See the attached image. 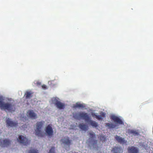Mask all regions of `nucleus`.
Segmentation results:
<instances>
[{"mask_svg": "<svg viewBox=\"0 0 153 153\" xmlns=\"http://www.w3.org/2000/svg\"><path fill=\"white\" fill-rule=\"evenodd\" d=\"M25 96L26 99L30 98L32 97L31 93L30 92L27 91L26 92Z\"/></svg>", "mask_w": 153, "mask_h": 153, "instance_id": "aec40b11", "label": "nucleus"}, {"mask_svg": "<svg viewBox=\"0 0 153 153\" xmlns=\"http://www.w3.org/2000/svg\"><path fill=\"white\" fill-rule=\"evenodd\" d=\"M11 141L8 139H0V146L2 147H7L11 144Z\"/></svg>", "mask_w": 153, "mask_h": 153, "instance_id": "423d86ee", "label": "nucleus"}, {"mask_svg": "<svg viewBox=\"0 0 153 153\" xmlns=\"http://www.w3.org/2000/svg\"><path fill=\"white\" fill-rule=\"evenodd\" d=\"M93 117H95L96 118L99 120H102L103 117H105V114L104 113L102 112L101 113V115H97L95 113H93L92 114Z\"/></svg>", "mask_w": 153, "mask_h": 153, "instance_id": "4468645a", "label": "nucleus"}, {"mask_svg": "<svg viewBox=\"0 0 153 153\" xmlns=\"http://www.w3.org/2000/svg\"><path fill=\"white\" fill-rule=\"evenodd\" d=\"M17 140L20 143L24 145L29 144L30 142L27 138L22 135H19Z\"/></svg>", "mask_w": 153, "mask_h": 153, "instance_id": "39448f33", "label": "nucleus"}, {"mask_svg": "<svg viewBox=\"0 0 153 153\" xmlns=\"http://www.w3.org/2000/svg\"><path fill=\"white\" fill-rule=\"evenodd\" d=\"M29 153H38L34 149L30 150Z\"/></svg>", "mask_w": 153, "mask_h": 153, "instance_id": "b1692460", "label": "nucleus"}, {"mask_svg": "<svg viewBox=\"0 0 153 153\" xmlns=\"http://www.w3.org/2000/svg\"><path fill=\"white\" fill-rule=\"evenodd\" d=\"M45 122L44 121H38L36 124L35 129V134L36 135L40 137L44 136L43 132L42 130L43 127Z\"/></svg>", "mask_w": 153, "mask_h": 153, "instance_id": "7ed1b4c3", "label": "nucleus"}, {"mask_svg": "<svg viewBox=\"0 0 153 153\" xmlns=\"http://www.w3.org/2000/svg\"><path fill=\"white\" fill-rule=\"evenodd\" d=\"M25 125H23L22 126V128H25Z\"/></svg>", "mask_w": 153, "mask_h": 153, "instance_id": "cd10ccee", "label": "nucleus"}, {"mask_svg": "<svg viewBox=\"0 0 153 153\" xmlns=\"http://www.w3.org/2000/svg\"><path fill=\"white\" fill-rule=\"evenodd\" d=\"M27 114L29 116L33 119H35L37 118V115L33 111L29 110L27 112Z\"/></svg>", "mask_w": 153, "mask_h": 153, "instance_id": "ddd939ff", "label": "nucleus"}, {"mask_svg": "<svg viewBox=\"0 0 153 153\" xmlns=\"http://www.w3.org/2000/svg\"><path fill=\"white\" fill-rule=\"evenodd\" d=\"M37 85H40L41 84V83L40 82H37Z\"/></svg>", "mask_w": 153, "mask_h": 153, "instance_id": "bb28decb", "label": "nucleus"}, {"mask_svg": "<svg viewBox=\"0 0 153 153\" xmlns=\"http://www.w3.org/2000/svg\"><path fill=\"white\" fill-rule=\"evenodd\" d=\"M42 87L43 89H47L48 88L47 87V86L43 84L42 86Z\"/></svg>", "mask_w": 153, "mask_h": 153, "instance_id": "393cba45", "label": "nucleus"}, {"mask_svg": "<svg viewBox=\"0 0 153 153\" xmlns=\"http://www.w3.org/2000/svg\"><path fill=\"white\" fill-rule=\"evenodd\" d=\"M63 143L69 146L71 143V140L69 139V138L68 137H65L62 138L61 140Z\"/></svg>", "mask_w": 153, "mask_h": 153, "instance_id": "1a4fd4ad", "label": "nucleus"}, {"mask_svg": "<svg viewBox=\"0 0 153 153\" xmlns=\"http://www.w3.org/2000/svg\"><path fill=\"white\" fill-rule=\"evenodd\" d=\"M46 133L49 136H52L53 134V130L51 125L49 124L45 128Z\"/></svg>", "mask_w": 153, "mask_h": 153, "instance_id": "0eeeda50", "label": "nucleus"}, {"mask_svg": "<svg viewBox=\"0 0 153 153\" xmlns=\"http://www.w3.org/2000/svg\"><path fill=\"white\" fill-rule=\"evenodd\" d=\"M73 107L75 108H83L85 107V106H84L82 104H81L78 103H76L75 105H74Z\"/></svg>", "mask_w": 153, "mask_h": 153, "instance_id": "6ab92c4d", "label": "nucleus"}, {"mask_svg": "<svg viewBox=\"0 0 153 153\" xmlns=\"http://www.w3.org/2000/svg\"><path fill=\"white\" fill-rule=\"evenodd\" d=\"M55 148L54 147H52L48 153H55Z\"/></svg>", "mask_w": 153, "mask_h": 153, "instance_id": "5701e85b", "label": "nucleus"}, {"mask_svg": "<svg viewBox=\"0 0 153 153\" xmlns=\"http://www.w3.org/2000/svg\"><path fill=\"white\" fill-rule=\"evenodd\" d=\"M118 125L117 124H114L112 123H107L106 124V126L110 128H116Z\"/></svg>", "mask_w": 153, "mask_h": 153, "instance_id": "a211bd4d", "label": "nucleus"}, {"mask_svg": "<svg viewBox=\"0 0 153 153\" xmlns=\"http://www.w3.org/2000/svg\"><path fill=\"white\" fill-rule=\"evenodd\" d=\"M89 134L90 138L91 140L93 139L95 137V135L93 132H90Z\"/></svg>", "mask_w": 153, "mask_h": 153, "instance_id": "4be33fe9", "label": "nucleus"}, {"mask_svg": "<svg viewBox=\"0 0 153 153\" xmlns=\"http://www.w3.org/2000/svg\"><path fill=\"white\" fill-rule=\"evenodd\" d=\"M111 118L115 122L119 124H124V123L122 120L117 117L115 116H113L111 117Z\"/></svg>", "mask_w": 153, "mask_h": 153, "instance_id": "f8f14e48", "label": "nucleus"}, {"mask_svg": "<svg viewBox=\"0 0 153 153\" xmlns=\"http://www.w3.org/2000/svg\"><path fill=\"white\" fill-rule=\"evenodd\" d=\"M97 140H94L93 142V146H94L95 145V144L96 145L97 143Z\"/></svg>", "mask_w": 153, "mask_h": 153, "instance_id": "a878e982", "label": "nucleus"}, {"mask_svg": "<svg viewBox=\"0 0 153 153\" xmlns=\"http://www.w3.org/2000/svg\"><path fill=\"white\" fill-rule=\"evenodd\" d=\"M128 133L129 134H132V135L136 136L139 135V133L136 131L132 130H128Z\"/></svg>", "mask_w": 153, "mask_h": 153, "instance_id": "f3484780", "label": "nucleus"}, {"mask_svg": "<svg viewBox=\"0 0 153 153\" xmlns=\"http://www.w3.org/2000/svg\"><path fill=\"white\" fill-rule=\"evenodd\" d=\"M4 99L2 97L0 96V108L1 110H7L9 111H14V105L11 103L4 102Z\"/></svg>", "mask_w": 153, "mask_h": 153, "instance_id": "f03ea898", "label": "nucleus"}, {"mask_svg": "<svg viewBox=\"0 0 153 153\" xmlns=\"http://www.w3.org/2000/svg\"><path fill=\"white\" fill-rule=\"evenodd\" d=\"M79 126L80 128L85 131H86L88 128V127L87 125L83 123L80 124Z\"/></svg>", "mask_w": 153, "mask_h": 153, "instance_id": "2eb2a0df", "label": "nucleus"}, {"mask_svg": "<svg viewBox=\"0 0 153 153\" xmlns=\"http://www.w3.org/2000/svg\"><path fill=\"white\" fill-rule=\"evenodd\" d=\"M127 150L129 153H138L139 152L138 148L134 146L129 147Z\"/></svg>", "mask_w": 153, "mask_h": 153, "instance_id": "9d476101", "label": "nucleus"}, {"mask_svg": "<svg viewBox=\"0 0 153 153\" xmlns=\"http://www.w3.org/2000/svg\"><path fill=\"white\" fill-rule=\"evenodd\" d=\"M100 140L102 141L103 143L105 142L106 140V137L105 136L101 135L98 137Z\"/></svg>", "mask_w": 153, "mask_h": 153, "instance_id": "412c9836", "label": "nucleus"}, {"mask_svg": "<svg viewBox=\"0 0 153 153\" xmlns=\"http://www.w3.org/2000/svg\"><path fill=\"white\" fill-rule=\"evenodd\" d=\"M115 138L118 142L121 143H125V140L124 138H123L122 137H120V136L117 135H116Z\"/></svg>", "mask_w": 153, "mask_h": 153, "instance_id": "dca6fc26", "label": "nucleus"}, {"mask_svg": "<svg viewBox=\"0 0 153 153\" xmlns=\"http://www.w3.org/2000/svg\"><path fill=\"white\" fill-rule=\"evenodd\" d=\"M52 102L59 109H62L65 108V104L59 101L56 98H54L52 100Z\"/></svg>", "mask_w": 153, "mask_h": 153, "instance_id": "20e7f679", "label": "nucleus"}, {"mask_svg": "<svg viewBox=\"0 0 153 153\" xmlns=\"http://www.w3.org/2000/svg\"><path fill=\"white\" fill-rule=\"evenodd\" d=\"M123 150L120 146L114 147L111 150L112 153H123Z\"/></svg>", "mask_w": 153, "mask_h": 153, "instance_id": "6e6552de", "label": "nucleus"}, {"mask_svg": "<svg viewBox=\"0 0 153 153\" xmlns=\"http://www.w3.org/2000/svg\"><path fill=\"white\" fill-rule=\"evenodd\" d=\"M7 125L8 126L10 127H16L18 123L12 121L11 119L8 118L6 121Z\"/></svg>", "mask_w": 153, "mask_h": 153, "instance_id": "9b49d317", "label": "nucleus"}, {"mask_svg": "<svg viewBox=\"0 0 153 153\" xmlns=\"http://www.w3.org/2000/svg\"><path fill=\"white\" fill-rule=\"evenodd\" d=\"M74 117L76 119L80 120L81 119H84L86 122L89 123L93 127H97L98 126V123L94 121L90 120V117L88 114L83 112L73 114Z\"/></svg>", "mask_w": 153, "mask_h": 153, "instance_id": "f257e3e1", "label": "nucleus"}]
</instances>
